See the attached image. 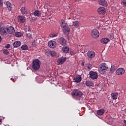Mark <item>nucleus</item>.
Instances as JSON below:
<instances>
[{
  "instance_id": "obj_13",
  "label": "nucleus",
  "mask_w": 126,
  "mask_h": 126,
  "mask_svg": "<svg viewBox=\"0 0 126 126\" xmlns=\"http://www.w3.org/2000/svg\"><path fill=\"white\" fill-rule=\"evenodd\" d=\"M63 31L64 34H65V35H68V34H69V32H70V29L68 26H67L63 29Z\"/></svg>"
},
{
  "instance_id": "obj_32",
  "label": "nucleus",
  "mask_w": 126,
  "mask_h": 126,
  "mask_svg": "<svg viewBox=\"0 0 126 126\" xmlns=\"http://www.w3.org/2000/svg\"><path fill=\"white\" fill-rule=\"evenodd\" d=\"M3 53L4 54V55H8V54H9V52L8 51V50L7 49H4L3 50Z\"/></svg>"
},
{
  "instance_id": "obj_20",
  "label": "nucleus",
  "mask_w": 126,
  "mask_h": 126,
  "mask_svg": "<svg viewBox=\"0 0 126 126\" xmlns=\"http://www.w3.org/2000/svg\"><path fill=\"white\" fill-rule=\"evenodd\" d=\"M99 3L100 5L107 6V1H106V0H99Z\"/></svg>"
},
{
  "instance_id": "obj_11",
  "label": "nucleus",
  "mask_w": 126,
  "mask_h": 126,
  "mask_svg": "<svg viewBox=\"0 0 126 126\" xmlns=\"http://www.w3.org/2000/svg\"><path fill=\"white\" fill-rule=\"evenodd\" d=\"M65 61H66V58L62 57L57 60V63H59V64H63L64 62H65Z\"/></svg>"
},
{
  "instance_id": "obj_26",
  "label": "nucleus",
  "mask_w": 126,
  "mask_h": 126,
  "mask_svg": "<svg viewBox=\"0 0 126 126\" xmlns=\"http://www.w3.org/2000/svg\"><path fill=\"white\" fill-rule=\"evenodd\" d=\"M62 51L64 52V53H68L69 51V48H68L67 46L63 47L62 48Z\"/></svg>"
},
{
  "instance_id": "obj_43",
  "label": "nucleus",
  "mask_w": 126,
  "mask_h": 126,
  "mask_svg": "<svg viewBox=\"0 0 126 126\" xmlns=\"http://www.w3.org/2000/svg\"><path fill=\"white\" fill-rule=\"evenodd\" d=\"M1 42V36H0V43Z\"/></svg>"
},
{
  "instance_id": "obj_19",
  "label": "nucleus",
  "mask_w": 126,
  "mask_h": 126,
  "mask_svg": "<svg viewBox=\"0 0 126 126\" xmlns=\"http://www.w3.org/2000/svg\"><path fill=\"white\" fill-rule=\"evenodd\" d=\"M42 14V13L39 10H36L33 12V15L34 16H37V17H39L41 16V15Z\"/></svg>"
},
{
  "instance_id": "obj_14",
  "label": "nucleus",
  "mask_w": 126,
  "mask_h": 126,
  "mask_svg": "<svg viewBox=\"0 0 126 126\" xmlns=\"http://www.w3.org/2000/svg\"><path fill=\"white\" fill-rule=\"evenodd\" d=\"M18 20L20 23H24L26 20V18L23 16H19L18 17Z\"/></svg>"
},
{
  "instance_id": "obj_10",
  "label": "nucleus",
  "mask_w": 126,
  "mask_h": 126,
  "mask_svg": "<svg viewBox=\"0 0 126 126\" xmlns=\"http://www.w3.org/2000/svg\"><path fill=\"white\" fill-rule=\"evenodd\" d=\"M95 52L94 51H88L87 53V56L89 59H92L95 57Z\"/></svg>"
},
{
  "instance_id": "obj_5",
  "label": "nucleus",
  "mask_w": 126,
  "mask_h": 126,
  "mask_svg": "<svg viewBox=\"0 0 126 126\" xmlns=\"http://www.w3.org/2000/svg\"><path fill=\"white\" fill-rule=\"evenodd\" d=\"M99 35H100V33L97 30L94 29L92 31V36L93 38L96 39V38L99 37Z\"/></svg>"
},
{
  "instance_id": "obj_44",
  "label": "nucleus",
  "mask_w": 126,
  "mask_h": 126,
  "mask_svg": "<svg viewBox=\"0 0 126 126\" xmlns=\"http://www.w3.org/2000/svg\"><path fill=\"white\" fill-rule=\"evenodd\" d=\"M0 124H1V119H0Z\"/></svg>"
},
{
  "instance_id": "obj_29",
  "label": "nucleus",
  "mask_w": 126,
  "mask_h": 126,
  "mask_svg": "<svg viewBox=\"0 0 126 126\" xmlns=\"http://www.w3.org/2000/svg\"><path fill=\"white\" fill-rule=\"evenodd\" d=\"M22 35V33L19 32H16L15 33L16 37H21Z\"/></svg>"
},
{
  "instance_id": "obj_7",
  "label": "nucleus",
  "mask_w": 126,
  "mask_h": 126,
  "mask_svg": "<svg viewBox=\"0 0 126 126\" xmlns=\"http://www.w3.org/2000/svg\"><path fill=\"white\" fill-rule=\"evenodd\" d=\"M0 34L2 36L7 34V28L5 27H2L0 28Z\"/></svg>"
},
{
  "instance_id": "obj_17",
  "label": "nucleus",
  "mask_w": 126,
  "mask_h": 126,
  "mask_svg": "<svg viewBox=\"0 0 126 126\" xmlns=\"http://www.w3.org/2000/svg\"><path fill=\"white\" fill-rule=\"evenodd\" d=\"M100 42L102 44H108V42H110V39L107 38H103L100 40Z\"/></svg>"
},
{
  "instance_id": "obj_25",
  "label": "nucleus",
  "mask_w": 126,
  "mask_h": 126,
  "mask_svg": "<svg viewBox=\"0 0 126 126\" xmlns=\"http://www.w3.org/2000/svg\"><path fill=\"white\" fill-rule=\"evenodd\" d=\"M118 94L117 93H113L111 94V98L113 99V100H116V99L118 98Z\"/></svg>"
},
{
  "instance_id": "obj_8",
  "label": "nucleus",
  "mask_w": 126,
  "mask_h": 126,
  "mask_svg": "<svg viewBox=\"0 0 126 126\" xmlns=\"http://www.w3.org/2000/svg\"><path fill=\"white\" fill-rule=\"evenodd\" d=\"M48 46L52 49H55L57 47V42L55 41L50 40L48 42Z\"/></svg>"
},
{
  "instance_id": "obj_16",
  "label": "nucleus",
  "mask_w": 126,
  "mask_h": 126,
  "mask_svg": "<svg viewBox=\"0 0 126 126\" xmlns=\"http://www.w3.org/2000/svg\"><path fill=\"white\" fill-rule=\"evenodd\" d=\"M6 5L8 10H9L10 11L12 10V5H11V3L8 1L6 2Z\"/></svg>"
},
{
  "instance_id": "obj_28",
  "label": "nucleus",
  "mask_w": 126,
  "mask_h": 126,
  "mask_svg": "<svg viewBox=\"0 0 126 126\" xmlns=\"http://www.w3.org/2000/svg\"><path fill=\"white\" fill-rule=\"evenodd\" d=\"M86 85L87 86H93V82L90 81H87L86 82Z\"/></svg>"
},
{
  "instance_id": "obj_30",
  "label": "nucleus",
  "mask_w": 126,
  "mask_h": 126,
  "mask_svg": "<svg viewBox=\"0 0 126 126\" xmlns=\"http://www.w3.org/2000/svg\"><path fill=\"white\" fill-rule=\"evenodd\" d=\"M61 26V27H62L63 29L67 27V26L66 25V23H65V22L64 21L62 22Z\"/></svg>"
},
{
  "instance_id": "obj_6",
  "label": "nucleus",
  "mask_w": 126,
  "mask_h": 126,
  "mask_svg": "<svg viewBox=\"0 0 126 126\" xmlns=\"http://www.w3.org/2000/svg\"><path fill=\"white\" fill-rule=\"evenodd\" d=\"M125 72L126 70L123 68H119L116 70L115 73L117 75H123Z\"/></svg>"
},
{
  "instance_id": "obj_24",
  "label": "nucleus",
  "mask_w": 126,
  "mask_h": 126,
  "mask_svg": "<svg viewBox=\"0 0 126 126\" xmlns=\"http://www.w3.org/2000/svg\"><path fill=\"white\" fill-rule=\"evenodd\" d=\"M21 45V42L19 41H15L13 43V46L14 47V48H17L18 47H20Z\"/></svg>"
},
{
  "instance_id": "obj_36",
  "label": "nucleus",
  "mask_w": 126,
  "mask_h": 126,
  "mask_svg": "<svg viewBox=\"0 0 126 126\" xmlns=\"http://www.w3.org/2000/svg\"><path fill=\"white\" fill-rule=\"evenodd\" d=\"M51 56L52 57H56V56H57V53L55 51H52L51 52Z\"/></svg>"
},
{
  "instance_id": "obj_12",
  "label": "nucleus",
  "mask_w": 126,
  "mask_h": 126,
  "mask_svg": "<svg viewBox=\"0 0 126 126\" xmlns=\"http://www.w3.org/2000/svg\"><path fill=\"white\" fill-rule=\"evenodd\" d=\"M97 12L99 14H104L106 12V9L104 7H100L97 9Z\"/></svg>"
},
{
  "instance_id": "obj_38",
  "label": "nucleus",
  "mask_w": 126,
  "mask_h": 126,
  "mask_svg": "<svg viewBox=\"0 0 126 126\" xmlns=\"http://www.w3.org/2000/svg\"><path fill=\"white\" fill-rule=\"evenodd\" d=\"M5 48H6V49H9L10 48V45L7 44L5 45Z\"/></svg>"
},
{
  "instance_id": "obj_15",
  "label": "nucleus",
  "mask_w": 126,
  "mask_h": 126,
  "mask_svg": "<svg viewBox=\"0 0 126 126\" xmlns=\"http://www.w3.org/2000/svg\"><path fill=\"white\" fill-rule=\"evenodd\" d=\"M7 32H8L9 34H13V33L15 32V30L13 27H9L7 28Z\"/></svg>"
},
{
  "instance_id": "obj_40",
  "label": "nucleus",
  "mask_w": 126,
  "mask_h": 126,
  "mask_svg": "<svg viewBox=\"0 0 126 126\" xmlns=\"http://www.w3.org/2000/svg\"><path fill=\"white\" fill-rule=\"evenodd\" d=\"M2 4L3 3L2 0H0V7H1V6H2Z\"/></svg>"
},
{
  "instance_id": "obj_23",
  "label": "nucleus",
  "mask_w": 126,
  "mask_h": 126,
  "mask_svg": "<svg viewBox=\"0 0 126 126\" xmlns=\"http://www.w3.org/2000/svg\"><path fill=\"white\" fill-rule=\"evenodd\" d=\"M72 26L75 27V28H77L79 26V22L77 21H75L74 22H72Z\"/></svg>"
},
{
  "instance_id": "obj_42",
  "label": "nucleus",
  "mask_w": 126,
  "mask_h": 126,
  "mask_svg": "<svg viewBox=\"0 0 126 126\" xmlns=\"http://www.w3.org/2000/svg\"><path fill=\"white\" fill-rule=\"evenodd\" d=\"M32 19L34 21L37 20V19L36 18H33Z\"/></svg>"
},
{
  "instance_id": "obj_3",
  "label": "nucleus",
  "mask_w": 126,
  "mask_h": 126,
  "mask_svg": "<svg viewBox=\"0 0 126 126\" xmlns=\"http://www.w3.org/2000/svg\"><path fill=\"white\" fill-rule=\"evenodd\" d=\"M71 95L73 97H82L83 96V93L81 91L75 89L72 91Z\"/></svg>"
},
{
  "instance_id": "obj_9",
  "label": "nucleus",
  "mask_w": 126,
  "mask_h": 126,
  "mask_svg": "<svg viewBox=\"0 0 126 126\" xmlns=\"http://www.w3.org/2000/svg\"><path fill=\"white\" fill-rule=\"evenodd\" d=\"M59 43L62 46H65L66 45V40L64 38L62 37L59 39Z\"/></svg>"
},
{
  "instance_id": "obj_1",
  "label": "nucleus",
  "mask_w": 126,
  "mask_h": 126,
  "mask_svg": "<svg viewBox=\"0 0 126 126\" xmlns=\"http://www.w3.org/2000/svg\"><path fill=\"white\" fill-rule=\"evenodd\" d=\"M107 69H108V66L106 63H102L98 66V71L100 74H104Z\"/></svg>"
},
{
  "instance_id": "obj_27",
  "label": "nucleus",
  "mask_w": 126,
  "mask_h": 126,
  "mask_svg": "<svg viewBox=\"0 0 126 126\" xmlns=\"http://www.w3.org/2000/svg\"><path fill=\"white\" fill-rule=\"evenodd\" d=\"M21 49L23 51H27V50H28V46L26 44L23 45L21 47Z\"/></svg>"
},
{
  "instance_id": "obj_33",
  "label": "nucleus",
  "mask_w": 126,
  "mask_h": 126,
  "mask_svg": "<svg viewBox=\"0 0 126 126\" xmlns=\"http://www.w3.org/2000/svg\"><path fill=\"white\" fill-rule=\"evenodd\" d=\"M31 36H32V35L31 34V32H27L26 33L27 38L30 39V38H31Z\"/></svg>"
},
{
  "instance_id": "obj_37",
  "label": "nucleus",
  "mask_w": 126,
  "mask_h": 126,
  "mask_svg": "<svg viewBox=\"0 0 126 126\" xmlns=\"http://www.w3.org/2000/svg\"><path fill=\"white\" fill-rule=\"evenodd\" d=\"M50 37L51 38H54V37H57V34H50Z\"/></svg>"
},
{
  "instance_id": "obj_18",
  "label": "nucleus",
  "mask_w": 126,
  "mask_h": 126,
  "mask_svg": "<svg viewBox=\"0 0 126 126\" xmlns=\"http://www.w3.org/2000/svg\"><path fill=\"white\" fill-rule=\"evenodd\" d=\"M73 80L74 82H76V83H79V82H80V81H81L82 78H81V77L78 76V77H75L73 79Z\"/></svg>"
},
{
  "instance_id": "obj_4",
  "label": "nucleus",
  "mask_w": 126,
  "mask_h": 126,
  "mask_svg": "<svg viewBox=\"0 0 126 126\" xmlns=\"http://www.w3.org/2000/svg\"><path fill=\"white\" fill-rule=\"evenodd\" d=\"M89 75L90 78H91V79H93L94 80L98 78V73H97V72L91 71H90Z\"/></svg>"
},
{
  "instance_id": "obj_41",
  "label": "nucleus",
  "mask_w": 126,
  "mask_h": 126,
  "mask_svg": "<svg viewBox=\"0 0 126 126\" xmlns=\"http://www.w3.org/2000/svg\"><path fill=\"white\" fill-rule=\"evenodd\" d=\"M124 123L125 126H126V120H125L124 121Z\"/></svg>"
},
{
  "instance_id": "obj_39",
  "label": "nucleus",
  "mask_w": 126,
  "mask_h": 126,
  "mask_svg": "<svg viewBox=\"0 0 126 126\" xmlns=\"http://www.w3.org/2000/svg\"><path fill=\"white\" fill-rule=\"evenodd\" d=\"M123 3L125 6H126V0H123Z\"/></svg>"
},
{
  "instance_id": "obj_34",
  "label": "nucleus",
  "mask_w": 126,
  "mask_h": 126,
  "mask_svg": "<svg viewBox=\"0 0 126 126\" xmlns=\"http://www.w3.org/2000/svg\"><path fill=\"white\" fill-rule=\"evenodd\" d=\"M25 30L26 31V32H27V31H28V32H31V29H30V26H28L25 29Z\"/></svg>"
},
{
  "instance_id": "obj_31",
  "label": "nucleus",
  "mask_w": 126,
  "mask_h": 126,
  "mask_svg": "<svg viewBox=\"0 0 126 126\" xmlns=\"http://www.w3.org/2000/svg\"><path fill=\"white\" fill-rule=\"evenodd\" d=\"M115 70H116V66H115V65H111V67L110 68L111 72H114Z\"/></svg>"
},
{
  "instance_id": "obj_2",
  "label": "nucleus",
  "mask_w": 126,
  "mask_h": 126,
  "mask_svg": "<svg viewBox=\"0 0 126 126\" xmlns=\"http://www.w3.org/2000/svg\"><path fill=\"white\" fill-rule=\"evenodd\" d=\"M40 65H41V62L39 60L36 59L32 62V68L33 70H38Z\"/></svg>"
},
{
  "instance_id": "obj_21",
  "label": "nucleus",
  "mask_w": 126,
  "mask_h": 126,
  "mask_svg": "<svg viewBox=\"0 0 126 126\" xmlns=\"http://www.w3.org/2000/svg\"><path fill=\"white\" fill-rule=\"evenodd\" d=\"M104 113H105V110L104 109H101L97 111V114L98 116H102V115H104Z\"/></svg>"
},
{
  "instance_id": "obj_35",
  "label": "nucleus",
  "mask_w": 126,
  "mask_h": 126,
  "mask_svg": "<svg viewBox=\"0 0 126 126\" xmlns=\"http://www.w3.org/2000/svg\"><path fill=\"white\" fill-rule=\"evenodd\" d=\"M11 79L12 80L13 82H15V81H16V79H17V77L14 76L11 78Z\"/></svg>"
},
{
  "instance_id": "obj_22",
  "label": "nucleus",
  "mask_w": 126,
  "mask_h": 126,
  "mask_svg": "<svg viewBox=\"0 0 126 126\" xmlns=\"http://www.w3.org/2000/svg\"><path fill=\"white\" fill-rule=\"evenodd\" d=\"M21 13L22 14H28V12H27V10L25 8V7H22L21 8Z\"/></svg>"
}]
</instances>
